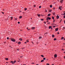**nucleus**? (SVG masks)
Segmentation results:
<instances>
[{
	"label": "nucleus",
	"mask_w": 65,
	"mask_h": 65,
	"mask_svg": "<svg viewBox=\"0 0 65 65\" xmlns=\"http://www.w3.org/2000/svg\"><path fill=\"white\" fill-rule=\"evenodd\" d=\"M45 12H47V10H45Z\"/></svg>",
	"instance_id": "49"
},
{
	"label": "nucleus",
	"mask_w": 65,
	"mask_h": 65,
	"mask_svg": "<svg viewBox=\"0 0 65 65\" xmlns=\"http://www.w3.org/2000/svg\"><path fill=\"white\" fill-rule=\"evenodd\" d=\"M35 27H31V29H32V30H34V29H35Z\"/></svg>",
	"instance_id": "6"
},
{
	"label": "nucleus",
	"mask_w": 65,
	"mask_h": 65,
	"mask_svg": "<svg viewBox=\"0 0 65 65\" xmlns=\"http://www.w3.org/2000/svg\"><path fill=\"white\" fill-rule=\"evenodd\" d=\"M52 37H53V38L55 37V35H52Z\"/></svg>",
	"instance_id": "14"
},
{
	"label": "nucleus",
	"mask_w": 65,
	"mask_h": 65,
	"mask_svg": "<svg viewBox=\"0 0 65 65\" xmlns=\"http://www.w3.org/2000/svg\"><path fill=\"white\" fill-rule=\"evenodd\" d=\"M51 14L49 13L47 15L48 17H50V16H51Z\"/></svg>",
	"instance_id": "10"
},
{
	"label": "nucleus",
	"mask_w": 65,
	"mask_h": 65,
	"mask_svg": "<svg viewBox=\"0 0 65 65\" xmlns=\"http://www.w3.org/2000/svg\"><path fill=\"white\" fill-rule=\"evenodd\" d=\"M56 31H57L58 30V28H56L55 29Z\"/></svg>",
	"instance_id": "7"
},
{
	"label": "nucleus",
	"mask_w": 65,
	"mask_h": 65,
	"mask_svg": "<svg viewBox=\"0 0 65 65\" xmlns=\"http://www.w3.org/2000/svg\"><path fill=\"white\" fill-rule=\"evenodd\" d=\"M12 18H13V17H10L11 18V20H12Z\"/></svg>",
	"instance_id": "24"
},
{
	"label": "nucleus",
	"mask_w": 65,
	"mask_h": 65,
	"mask_svg": "<svg viewBox=\"0 0 65 65\" xmlns=\"http://www.w3.org/2000/svg\"><path fill=\"white\" fill-rule=\"evenodd\" d=\"M53 13V15H55V14H56V13H55V12H54Z\"/></svg>",
	"instance_id": "16"
},
{
	"label": "nucleus",
	"mask_w": 65,
	"mask_h": 65,
	"mask_svg": "<svg viewBox=\"0 0 65 65\" xmlns=\"http://www.w3.org/2000/svg\"><path fill=\"white\" fill-rule=\"evenodd\" d=\"M51 29H52V30H53V28H52V27H51Z\"/></svg>",
	"instance_id": "53"
},
{
	"label": "nucleus",
	"mask_w": 65,
	"mask_h": 65,
	"mask_svg": "<svg viewBox=\"0 0 65 65\" xmlns=\"http://www.w3.org/2000/svg\"><path fill=\"white\" fill-rule=\"evenodd\" d=\"M41 38H42V37H39V39H40Z\"/></svg>",
	"instance_id": "31"
},
{
	"label": "nucleus",
	"mask_w": 65,
	"mask_h": 65,
	"mask_svg": "<svg viewBox=\"0 0 65 65\" xmlns=\"http://www.w3.org/2000/svg\"><path fill=\"white\" fill-rule=\"evenodd\" d=\"M7 39H9V37H7Z\"/></svg>",
	"instance_id": "45"
},
{
	"label": "nucleus",
	"mask_w": 65,
	"mask_h": 65,
	"mask_svg": "<svg viewBox=\"0 0 65 65\" xmlns=\"http://www.w3.org/2000/svg\"><path fill=\"white\" fill-rule=\"evenodd\" d=\"M52 10H49L50 12H52Z\"/></svg>",
	"instance_id": "20"
},
{
	"label": "nucleus",
	"mask_w": 65,
	"mask_h": 65,
	"mask_svg": "<svg viewBox=\"0 0 65 65\" xmlns=\"http://www.w3.org/2000/svg\"><path fill=\"white\" fill-rule=\"evenodd\" d=\"M51 25H55V23H52Z\"/></svg>",
	"instance_id": "29"
},
{
	"label": "nucleus",
	"mask_w": 65,
	"mask_h": 65,
	"mask_svg": "<svg viewBox=\"0 0 65 65\" xmlns=\"http://www.w3.org/2000/svg\"><path fill=\"white\" fill-rule=\"evenodd\" d=\"M63 18H64V19H65V15L64 16Z\"/></svg>",
	"instance_id": "44"
},
{
	"label": "nucleus",
	"mask_w": 65,
	"mask_h": 65,
	"mask_svg": "<svg viewBox=\"0 0 65 65\" xmlns=\"http://www.w3.org/2000/svg\"><path fill=\"white\" fill-rule=\"evenodd\" d=\"M63 29H65V27H63Z\"/></svg>",
	"instance_id": "41"
},
{
	"label": "nucleus",
	"mask_w": 65,
	"mask_h": 65,
	"mask_svg": "<svg viewBox=\"0 0 65 65\" xmlns=\"http://www.w3.org/2000/svg\"><path fill=\"white\" fill-rule=\"evenodd\" d=\"M20 22H18V24H20Z\"/></svg>",
	"instance_id": "46"
},
{
	"label": "nucleus",
	"mask_w": 65,
	"mask_h": 65,
	"mask_svg": "<svg viewBox=\"0 0 65 65\" xmlns=\"http://www.w3.org/2000/svg\"><path fill=\"white\" fill-rule=\"evenodd\" d=\"M62 20H60V22H61V21H62Z\"/></svg>",
	"instance_id": "52"
},
{
	"label": "nucleus",
	"mask_w": 65,
	"mask_h": 65,
	"mask_svg": "<svg viewBox=\"0 0 65 65\" xmlns=\"http://www.w3.org/2000/svg\"><path fill=\"white\" fill-rule=\"evenodd\" d=\"M41 17H43V15H41Z\"/></svg>",
	"instance_id": "56"
},
{
	"label": "nucleus",
	"mask_w": 65,
	"mask_h": 65,
	"mask_svg": "<svg viewBox=\"0 0 65 65\" xmlns=\"http://www.w3.org/2000/svg\"><path fill=\"white\" fill-rule=\"evenodd\" d=\"M41 57H43V58H44V56L43 55H41Z\"/></svg>",
	"instance_id": "22"
},
{
	"label": "nucleus",
	"mask_w": 65,
	"mask_h": 65,
	"mask_svg": "<svg viewBox=\"0 0 65 65\" xmlns=\"http://www.w3.org/2000/svg\"><path fill=\"white\" fill-rule=\"evenodd\" d=\"M41 7V6H39V8H40Z\"/></svg>",
	"instance_id": "34"
},
{
	"label": "nucleus",
	"mask_w": 65,
	"mask_h": 65,
	"mask_svg": "<svg viewBox=\"0 0 65 65\" xmlns=\"http://www.w3.org/2000/svg\"><path fill=\"white\" fill-rule=\"evenodd\" d=\"M19 40H20V41H22L23 40L22 38H20V39H19Z\"/></svg>",
	"instance_id": "12"
},
{
	"label": "nucleus",
	"mask_w": 65,
	"mask_h": 65,
	"mask_svg": "<svg viewBox=\"0 0 65 65\" xmlns=\"http://www.w3.org/2000/svg\"><path fill=\"white\" fill-rule=\"evenodd\" d=\"M27 31H29V30H30V29H28L27 30Z\"/></svg>",
	"instance_id": "33"
},
{
	"label": "nucleus",
	"mask_w": 65,
	"mask_h": 65,
	"mask_svg": "<svg viewBox=\"0 0 65 65\" xmlns=\"http://www.w3.org/2000/svg\"><path fill=\"white\" fill-rule=\"evenodd\" d=\"M47 24H48V25H51V23L48 22L47 23Z\"/></svg>",
	"instance_id": "19"
},
{
	"label": "nucleus",
	"mask_w": 65,
	"mask_h": 65,
	"mask_svg": "<svg viewBox=\"0 0 65 65\" xmlns=\"http://www.w3.org/2000/svg\"><path fill=\"white\" fill-rule=\"evenodd\" d=\"M46 65H50V64H49V63H47Z\"/></svg>",
	"instance_id": "39"
},
{
	"label": "nucleus",
	"mask_w": 65,
	"mask_h": 65,
	"mask_svg": "<svg viewBox=\"0 0 65 65\" xmlns=\"http://www.w3.org/2000/svg\"><path fill=\"white\" fill-rule=\"evenodd\" d=\"M52 6H53L52 5H51L50 6V7H51V8H52Z\"/></svg>",
	"instance_id": "18"
},
{
	"label": "nucleus",
	"mask_w": 65,
	"mask_h": 65,
	"mask_svg": "<svg viewBox=\"0 0 65 65\" xmlns=\"http://www.w3.org/2000/svg\"><path fill=\"white\" fill-rule=\"evenodd\" d=\"M56 39H56V38H55L54 39V40H56Z\"/></svg>",
	"instance_id": "32"
},
{
	"label": "nucleus",
	"mask_w": 65,
	"mask_h": 65,
	"mask_svg": "<svg viewBox=\"0 0 65 65\" xmlns=\"http://www.w3.org/2000/svg\"><path fill=\"white\" fill-rule=\"evenodd\" d=\"M43 61H44V60H42L41 61V62H43Z\"/></svg>",
	"instance_id": "26"
},
{
	"label": "nucleus",
	"mask_w": 65,
	"mask_h": 65,
	"mask_svg": "<svg viewBox=\"0 0 65 65\" xmlns=\"http://www.w3.org/2000/svg\"><path fill=\"white\" fill-rule=\"evenodd\" d=\"M57 57V54H56L54 55V57H55V58H56Z\"/></svg>",
	"instance_id": "5"
},
{
	"label": "nucleus",
	"mask_w": 65,
	"mask_h": 65,
	"mask_svg": "<svg viewBox=\"0 0 65 65\" xmlns=\"http://www.w3.org/2000/svg\"><path fill=\"white\" fill-rule=\"evenodd\" d=\"M63 15H65V13H64L63 14Z\"/></svg>",
	"instance_id": "57"
},
{
	"label": "nucleus",
	"mask_w": 65,
	"mask_h": 65,
	"mask_svg": "<svg viewBox=\"0 0 65 65\" xmlns=\"http://www.w3.org/2000/svg\"><path fill=\"white\" fill-rule=\"evenodd\" d=\"M10 47H11V48H12V47H11V46H10Z\"/></svg>",
	"instance_id": "59"
},
{
	"label": "nucleus",
	"mask_w": 65,
	"mask_h": 65,
	"mask_svg": "<svg viewBox=\"0 0 65 65\" xmlns=\"http://www.w3.org/2000/svg\"><path fill=\"white\" fill-rule=\"evenodd\" d=\"M55 20H54L53 21V23H55Z\"/></svg>",
	"instance_id": "42"
},
{
	"label": "nucleus",
	"mask_w": 65,
	"mask_h": 65,
	"mask_svg": "<svg viewBox=\"0 0 65 65\" xmlns=\"http://www.w3.org/2000/svg\"><path fill=\"white\" fill-rule=\"evenodd\" d=\"M23 65H26V64H24Z\"/></svg>",
	"instance_id": "63"
},
{
	"label": "nucleus",
	"mask_w": 65,
	"mask_h": 65,
	"mask_svg": "<svg viewBox=\"0 0 65 65\" xmlns=\"http://www.w3.org/2000/svg\"><path fill=\"white\" fill-rule=\"evenodd\" d=\"M57 34H59V32H58L57 33Z\"/></svg>",
	"instance_id": "47"
},
{
	"label": "nucleus",
	"mask_w": 65,
	"mask_h": 65,
	"mask_svg": "<svg viewBox=\"0 0 65 65\" xmlns=\"http://www.w3.org/2000/svg\"><path fill=\"white\" fill-rule=\"evenodd\" d=\"M17 61L18 62H20V59H19Z\"/></svg>",
	"instance_id": "8"
},
{
	"label": "nucleus",
	"mask_w": 65,
	"mask_h": 65,
	"mask_svg": "<svg viewBox=\"0 0 65 65\" xmlns=\"http://www.w3.org/2000/svg\"><path fill=\"white\" fill-rule=\"evenodd\" d=\"M22 16H21L19 17V19H22Z\"/></svg>",
	"instance_id": "13"
},
{
	"label": "nucleus",
	"mask_w": 65,
	"mask_h": 65,
	"mask_svg": "<svg viewBox=\"0 0 65 65\" xmlns=\"http://www.w3.org/2000/svg\"><path fill=\"white\" fill-rule=\"evenodd\" d=\"M21 58H22V57H23V56H20Z\"/></svg>",
	"instance_id": "54"
},
{
	"label": "nucleus",
	"mask_w": 65,
	"mask_h": 65,
	"mask_svg": "<svg viewBox=\"0 0 65 65\" xmlns=\"http://www.w3.org/2000/svg\"><path fill=\"white\" fill-rule=\"evenodd\" d=\"M21 42H19L18 43V44H21Z\"/></svg>",
	"instance_id": "9"
},
{
	"label": "nucleus",
	"mask_w": 65,
	"mask_h": 65,
	"mask_svg": "<svg viewBox=\"0 0 65 65\" xmlns=\"http://www.w3.org/2000/svg\"><path fill=\"white\" fill-rule=\"evenodd\" d=\"M11 63H12V64H13V63H14L13 61H11Z\"/></svg>",
	"instance_id": "25"
},
{
	"label": "nucleus",
	"mask_w": 65,
	"mask_h": 65,
	"mask_svg": "<svg viewBox=\"0 0 65 65\" xmlns=\"http://www.w3.org/2000/svg\"><path fill=\"white\" fill-rule=\"evenodd\" d=\"M15 62H16V61H15V60L13 62L14 63H12V64H14L15 63Z\"/></svg>",
	"instance_id": "17"
},
{
	"label": "nucleus",
	"mask_w": 65,
	"mask_h": 65,
	"mask_svg": "<svg viewBox=\"0 0 65 65\" xmlns=\"http://www.w3.org/2000/svg\"><path fill=\"white\" fill-rule=\"evenodd\" d=\"M63 8H62V6H59V9H60V10H62L61 9H62Z\"/></svg>",
	"instance_id": "2"
},
{
	"label": "nucleus",
	"mask_w": 65,
	"mask_h": 65,
	"mask_svg": "<svg viewBox=\"0 0 65 65\" xmlns=\"http://www.w3.org/2000/svg\"><path fill=\"white\" fill-rule=\"evenodd\" d=\"M26 42H29V41L27 40L26 41Z\"/></svg>",
	"instance_id": "38"
},
{
	"label": "nucleus",
	"mask_w": 65,
	"mask_h": 65,
	"mask_svg": "<svg viewBox=\"0 0 65 65\" xmlns=\"http://www.w3.org/2000/svg\"><path fill=\"white\" fill-rule=\"evenodd\" d=\"M63 38H64V37H62V38L61 39V40H63Z\"/></svg>",
	"instance_id": "30"
},
{
	"label": "nucleus",
	"mask_w": 65,
	"mask_h": 65,
	"mask_svg": "<svg viewBox=\"0 0 65 65\" xmlns=\"http://www.w3.org/2000/svg\"><path fill=\"white\" fill-rule=\"evenodd\" d=\"M56 18L57 19H59V16H58V15H57V17H56Z\"/></svg>",
	"instance_id": "4"
},
{
	"label": "nucleus",
	"mask_w": 65,
	"mask_h": 65,
	"mask_svg": "<svg viewBox=\"0 0 65 65\" xmlns=\"http://www.w3.org/2000/svg\"><path fill=\"white\" fill-rule=\"evenodd\" d=\"M48 20H51V18L49 17H47L46 19V20L47 21H48Z\"/></svg>",
	"instance_id": "1"
},
{
	"label": "nucleus",
	"mask_w": 65,
	"mask_h": 65,
	"mask_svg": "<svg viewBox=\"0 0 65 65\" xmlns=\"http://www.w3.org/2000/svg\"><path fill=\"white\" fill-rule=\"evenodd\" d=\"M34 7H36V6H35V5H34Z\"/></svg>",
	"instance_id": "48"
},
{
	"label": "nucleus",
	"mask_w": 65,
	"mask_h": 65,
	"mask_svg": "<svg viewBox=\"0 0 65 65\" xmlns=\"http://www.w3.org/2000/svg\"><path fill=\"white\" fill-rule=\"evenodd\" d=\"M5 60H8V58H5Z\"/></svg>",
	"instance_id": "21"
},
{
	"label": "nucleus",
	"mask_w": 65,
	"mask_h": 65,
	"mask_svg": "<svg viewBox=\"0 0 65 65\" xmlns=\"http://www.w3.org/2000/svg\"><path fill=\"white\" fill-rule=\"evenodd\" d=\"M41 21H43V20H44V19H41Z\"/></svg>",
	"instance_id": "35"
},
{
	"label": "nucleus",
	"mask_w": 65,
	"mask_h": 65,
	"mask_svg": "<svg viewBox=\"0 0 65 65\" xmlns=\"http://www.w3.org/2000/svg\"><path fill=\"white\" fill-rule=\"evenodd\" d=\"M63 1V0H61L60 1V3H62V2Z\"/></svg>",
	"instance_id": "15"
},
{
	"label": "nucleus",
	"mask_w": 65,
	"mask_h": 65,
	"mask_svg": "<svg viewBox=\"0 0 65 65\" xmlns=\"http://www.w3.org/2000/svg\"><path fill=\"white\" fill-rule=\"evenodd\" d=\"M38 15V17H40V14H37Z\"/></svg>",
	"instance_id": "11"
},
{
	"label": "nucleus",
	"mask_w": 65,
	"mask_h": 65,
	"mask_svg": "<svg viewBox=\"0 0 65 65\" xmlns=\"http://www.w3.org/2000/svg\"><path fill=\"white\" fill-rule=\"evenodd\" d=\"M43 59L44 60H45V58H43Z\"/></svg>",
	"instance_id": "36"
},
{
	"label": "nucleus",
	"mask_w": 65,
	"mask_h": 65,
	"mask_svg": "<svg viewBox=\"0 0 65 65\" xmlns=\"http://www.w3.org/2000/svg\"><path fill=\"white\" fill-rule=\"evenodd\" d=\"M46 22H47V23H48V21L47 20V21H46Z\"/></svg>",
	"instance_id": "40"
},
{
	"label": "nucleus",
	"mask_w": 65,
	"mask_h": 65,
	"mask_svg": "<svg viewBox=\"0 0 65 65\" xmlns=\"http://www.w3.org/2000/svg\"><path fill=\"white\" fill-rule=\"evenodd\" d=\"M64 58L65 59V56H64Z\"/></svg>",
	"instance_id": "62"
},
{
	"label": "nucleus",
	"mask_w": 65,
	"mask_h": 65,
	"mask_svg": "<svg viewBox=\"0 0 65 65\" xmlns=\"http://www.w3.org/2000/svg\"><path fill=\"white\" fill-rule=\"evenodd\" d=\"M24 10L25 11H26V10H27V8H25L24 9Z\"/></svg>",
	"instance_id": "27"
},
{
	"label": "nucleus",
	"mask_w": 65,
	"mask_h": 65,
	"mask_svg": "<svg viewBox=\"0 0 65 65\" xmlns=\"http://www.w3.org/2000/svg\"><path fill=\"white\" fill-rule=\"evenodd\" d=\"M31 64H34V63H31Z\"/></svg>",
	"instance_id": "51"
},
{
	"label": "nucleus",
	"mask_w": 65,
	"mask_h": 65,
	"mask_svg": "<svg viewBox=\"0 0 65 65\" xmlns=\"http://www.w3.org/2000/svg\"><path fill=\"white\" fill-rule=\"evenodd\" d=\"M17 51H19V50H20V49H18L17 50Z\"/></svg>",
	"instance_id": "50"
},
{
	"label": "nucleus",
	"mask_w": 65,
	"mask_h": 65,
	"mask_svg": "<svg viewBox=\"0 0 65 65\" xmlns=\"http://www.w3.org/2000/svg\"><path fill=\"white\" fill-rule=\"evenodd\" d=\"M2 13H3V14H4V13H3V12H2Z\"/></svg>",
	"instance_id": "58"
},
{
	"label": "nucleus",
	"mask_w": 65,
	"mask_h": 65,
	"mask_svg": "<svg viewBox=\"0 0 65 65\" xmlns=\"http://www.w3.org/2000/svg\"><path fill=\"white\" fill-rule=\"evenodd\" d=\"M52 65H54V64H52Z\"/></svg>",
	"instance_id": "64"
},
{
	"label": "nucleus",
	"mask_w": 65,
	"mask_h": 65,
	"mask_svg": "<svg viewBox=\"0 0 65 65\" xmlns=\"http://www.w3.org/2000/svg\"><path fill=\"white\" fill-rule=\"evenodd\" d=\"M53 27H54V28L55 27V26H54Z\"/></svg>",
	"instance_id": "60"
},
{
	"label": "nucleus",
	"mask_w": 65,
	"mask_h": 65,
	"mask_svg": "<svg viewBox=\"0 0 65 65\" xmlns=\"http://www.w3.org/2000/svg\"><path fill=\"white\" fill-rule=\"evenodd\" d=\"M53 9L54 10H55V8H53Z\"/></svg>",
	"instance_id": "43"
},
{
	"label": "nucleus",
	"mask_w": 65,
	"mask_h": 65,
	"mask_svg": "<svg viewBox=\"0 0 65 65\" xmlns=\"http://www.w3.org/2000/svg\"><path fill=\"white\" fill-rule=\"evenodd\" d=\"M51 26H50L49 27V29H51Z\"/></svg>",
	"instance_id": "28"
},
{
	"label": "nucleus",
	"mask_w": 65,
	"mask_h": 65,
	"mask_svg": "<svg viewBox=\"0 0 65 65\" xmlns=\"http://www.w3.org/2000/svg\"><path fill=\"white\" fill-rule=\"evenodd\" d=\"M52 18L53 20H54V17L52 16Z\"/></svg>",
	"instance_id": "23"
},
{
	"label": "nucleus",
	"mask_w": 65,
	"mask_h": 65,
	"mask_svg": "<svg viewBox=\"0 0 65 65\" xmlns=\"http://www.w3.org/2000/svg\"><path fill=\"white\" fill-rule=\"evenodd\" d=\"M25 43H27V42H25Z\"/></svg>",
	"instance_id": "55"
},
{
	"label": "nucleus",
	"mask_w": 65,
	"mask_h": 65,
	"mask_svg": "<svg viewBox=\"0 0 65 65\" xmlns=\"http://www.w3.org/2000/svg\"><path fill=\"white\" fill-rule=\"evenodd\" d=\"M4 43H6V42H4Z\"/></svg>",
	"instance_id": "61"
},
{
	"label": "nucleus",
	"mask_w": 65,
	"mask_h": 65,
	"mask_svg": "<svg viewBox=\"0 0 65 65\" xmlns=\"http://www.w3.org/2000/svg\"><path fill=\"white\" fill-rule=\"evenodd\" d=\"M11 40L12 41H13V42H15V39H11Z\"/></svg>",
	"instance_id": "3"
},
{
	"label": "nucleus",
	"mask_w": 65,
	"mask_h": 65,
	"mask_svg": "<svg viewBox=\"0 0 65 65\" xmlns=\"http://www.w3.org/2000/svg\"><path fill=\"white\" fill-rule=\"evenodd\" d=\"M44 24H46V23L45 22H44Z\"/></svg>",
	"instance_id": "37"
}]
</instances>
